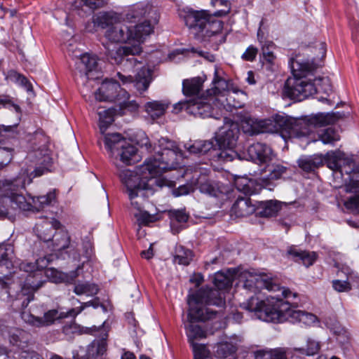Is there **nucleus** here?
Segmentation results:
<instances>
[{
	"instance_id": "obj_62",
	"label": "nucleus",
	"mask_w": 359,
	"mask_h": 359,
	"mask_svg": "<svg viewBox=\"0 0 359 359\" xmlns=\"http://www.w3.org/2000/svg\"><path fill=\"white\" fill-rule=\"evenodd\" d=\"M320 350V344L318 341L312 339H308L305 353L307 355H313Z\"/></svg>"
},
{
	"instance_id": "obj_21",
	"label": "nucleus",
	"mask_w": 359,
	"mask_h": 359,
	"mask_svg": "<svg viewBox=\"0 0 359 359\" xmlns=\"http://www.w3.org/2000/svg\"><path fill=\"white\" fill-rule=\"evenodd\" d=\"M70 317L67 312L59 313L56 309H52L44 313L43 318L35 317L31 314L23 313L22 318L29 324L36 327H43L51 325L55 320Z\"/></svg>"
},
{
	"instance_id": "obj_41",
	"label": "nucleus",
	"mask_w": 359,
	"mask_h": 359,
	"mask_svg": "<svg viewBox=\"0 0 359 359\" xmlns=\"http://www.w3.org/2000/svg\"><path fill=\"white\" fill-rule=\"evenodd\" d=\"M323 163V158L321 155H314L299 158V166L306 172H311L318 168Z\"/></svg>"
},
{
	"instance_id": "obj_48",
	"label": "nucleus",
	"mask_w": 359,
	"mask_h": 359,
	"mask_svg": "<svg viewBox=\"0 0 359 359\" xmlns=\"http://www.w3.org/2000/svg\"><path fill=\"white\" fill-rule=\"evenodd\" d=\"M236 351V344L229 341H223L217 344L216 354L219 358L224 359L234 354Z\"/></svg>"
},
{
	"instance_id": "obj_16",
	"label": "nucleus",
	"mask_w": 359,
	"mask_h": 359,
	"mask_svg": "<svg viewBox=\"0 0 359 359\" xmlns=\"http://www.w3.org/2000/svg\"><path fill=\"white\" fill-rule=\"evenodd\" d=\"M273 151L266 144L256 142L248 147L247 151L243 152L244 159L252 161L256 163H267L272 158Z\"/></svg>"
},
{
	"instance_id": "obj_19",
	"label": "nucleus",
	"mask_w": 359,
	"mask_h": 359,
	"mask_svg": "<svg viewBox=\"0 0 359 359\" xmlns=\"http://www.w3.org/2000/svg\"><path fill=\"white\" fill-rule=\"evenodd\" d=\"M5 323L4 319H0V330L2 334H7L11 344L24 350L30 339L29 334L19 328L9 327Z\"/></svg>"
},
{
	"instance_id": "obj_23",
	"label": "nucleus",
	"mask_w": 359,
	"mask_h": 359,
	"mask_svg": "<svg viewBox=\"0 0 359 359\" xmlns=\"http://www.w3.org/2000/svg\"><path fill=\"white\" fill-rule=\"evenodd\" d=\"M60 226V222L54 218H41V221L35 225L37 236L44 242L50 241L55 229Z\"/></svg>"
},
{
	"instance_id": "obj_11",
	"label": "nucleus",
	"mask_w": 359,
	"mask_h": 359,
	"mask_svg": "<svg viewBox=\"0 0 359 359\" xmlns=\"http://www.w3.org/2000/svg\"><path fill=\"white\" fill-rule=\"evenodd\" d=\"M209 96L192 98V106L188 107V114L196 117L208 118L215 115L214 111L218 108L215 106V102Z\"/></svg>"
},
{
	"instance_id": "obj_47",
	"label": "nucleus",
	"mask_w": 359,
	"mask_h": 359,
	"mask_svg": "<svg viewBox=\"0 0 359 359\" xmlns=\"http://www.w3.org/2000/svg\"><path fill=\"white\" fill-rule=\"evenodd\" d=\"M70 237L67 232L60 231L55 233L51 238L54 250L60 251L65 250L69 244Z\"/></svg>"
},
{
	"instance_id": "obj_40",
	"label": "nucleus",
	"mask_w": 359,
	"mask_h": 359,
	"mask_svg": "<svg viewBox=\"0 0 359 359\" xmlns=\"http://www.w3.org/2000/svg\"><path fill=\"white\" fill-rule=\"evenodd\" d=\"M126 140L118 133L107 134L104 136V142L106 149L112 154L117 153Z\"/></svg>"
},
{
	"instance_id": "obj_36",
	"label": "nucleus",
	"mask_w": 359,
	"mask_h": 359,
	"mask_svg": "<svg viewBox=\"0 0 359 359\" xmlns=\"http://www.w3.org/2000/svg\"><path fill=\"white\" fill-rule=\"evenodd\" d=\"M266 172H268L266 177L259 179L263 187L266 186L271 180L280 179L287 172V168L279 163H273L267 165Z\"/></svg>"
},
{
	"instance_id": "obj_50",
	"label": "nucleus",
	"mask_w": 359,
	"mask_h": 359,
	"mask_svg": "<svg viewBox=\"0 0 359 359\" xmlns=\"http://www.w3.org/2000/svg\"><path fill=\"white\" fill-rule=\"evenodd\" d=\"M233 148L219 147L220 151L218 154V158L224 161H231L235 158L244 159L243 153L238 154Z\"/></svg>"
},
{
	"instance_id": "obj_1",
	"label": "nucleus",
	"mask_w": 359,
	"mask_h": 359,
	"mask_svg": "<svg viewBox=\"0 0 359 359\" xmlns=\"http://www.w3.org/2000/svg\"><path fill=\"white\" fill-rule=\"evenodd\" d=\"M189 310L188 321L184 323L188 341L190 343L194 359H212L210 351L205 345L196 343V339L206 337V332L194 323L212 319L217 312L207 308L205 305H215L222 307L224 302L222 297L216 291L202 290L189 296Z\"/></svg>"
},
{
	"instance_id": "obj_18",
	"label": "nucleus",
	"mask_w": 359,
	"mask_h": 359,
	"mask_svg": "<svg viewBox=\"0 0 359 359\" xmlns=\"http://www.w3.org/2000/svg\"><path fill=\"white\" fill-rule=\"evenodd\" d=\"M121 15L114 12H101L95 15L92 18V24H88L86 29L89 32L95 31V27L109 29L121 20Z\"/></svg>"
},
{
	"instance_id": "obj_4",
	"label": "nucleus",
	"mask_w": 359,
	"mask_h": 359,
	"mask_svg": "<svg viewBox=\"0 0 359 359\" xmlns=\"http://www.w3.org/2000/svg\"><path fill=\"white\" fill-rule=\"evenodd\" d=\"M290 65L293 77L287 79L283 89L284 95L300 102L316 93V83L306 77L322 66L321 60L297 57L291 60Z\"/></svg>"
},
{
	"instance_id": "obj_24",
	"label": "nucleus",
	"mask_w": 359,
	"mask_h": 359,
	"mask_svg": "<svg viewBox=\"0 0 359 359\" xmlns=\"http://www.w3.org/2000/svg\"><path fill=\"white\" fill-rule=\"evenodd\" d=\"M120 83L113 80H105L95 93L96 100L102 102H115L118 96Z\"/></svg>"
},
{
	"instance_id": "obj_63",
	"label": "nucleus",
	"mask_w": 359,
	"mask_h": 359,
	"mask_svg": "<svg viewBox=\"0 0 359 359\" xmlns=\"http://www.w3.org/2000/svg\"><path fill=\"white\" fill-rule=\"evenodd\" d=\"M257 53L258 49L256 47L250 46L243 53L241 57L244 60L252 62L255 59Z\"/></svg>"
},
{
	"instance_id": "obj_33",
	"label": "nucleus",
	"mask_w": 359,
	"mask_h": 359,
	"mask_svg": "<svg viewBox=\"0 0 359 359\" xmlns=\"http://www.w3.org/2000/svg\"><path fill=\"white\" fill-rule=\"evenodd\" d=\"M170 102L167 100H153L144 104V109L149 116L153 120L162 116L168 108Z\"/></svg>"
},
{
	"instance_id": "obj_6",
	"label": "nucleus",
	"mask_w": 359,
	"mask_h": 359,
	"mask_svg": "<svg viewBox=\"0 0 359 359\" xmlns=\"http://www.w3.org/2000/svg\"><path fill=\"white\" fill-rule=\"evenodd\" d=\"M25 187V182L22 177H17L13 181L6 182L4 185V192L6 199H9L14 208L21 210H36L39 211L46 206L55 202L56 196L55 191H50L46 195L27 198L21 192Z\"/></svg>"
},
{
	"instance_id": "obj_27",
	"label": "nucleus",
	"mask_w": 359,
	"mask_h": 359,
	"mask_svg": "<svg viewBox=\"0 0 359 359\" xmlns=\"http://www.w3.org/2000/svg\"><path fill=\"white\" fill-rule=\"evenodd\" d=\"M107 334L100 339H95L88 346L86 354L82 356L81 359H99L107 352Z\"/></svg>"
},
{
	"instance_id": "obj_38",
	"label": "nucleus",
	"mask_w": 359,
	"mask_h": 359,
	"mask_svg": "<svg viewBox=\"0 0 359 359\" xmlns=\"http://www.w3.org/2000/svg\"><path fill=\"white\" fill-rule=\"evenodd\" d=\"M288 254L294 258L295 262L302 263L306 267L311 266L316 259V254L314 252L303 251L294 248H290Z\"/></svg>"
},
{
	"instance_id": "obj_34",
	"label": "nucleus",
	"mask_w": 359,
	"mask_h": 359,
	"mask_svg": "<svg viewBox=\"0 0 359 359\" xmlns=\"http://www.w3.org/2000/svg\"><path fill=\"white\" fill-rule=\"evenodd\" d=\"M345 189L346 192L359 193V180L351 179L345 185ZM344 205L348 210L359 212V194L348 198Z\"/></svg>"
},
{
	"instance_id": "obj_51",
	"label": "nucleus",
	"mask_w": 359,
	"mask_h": 359,
	"mask_svg": "<svg viewBox=\"0 0 359 359\" xmlns=\"http://www.w3.org/2000/svg\"><path fill=\"white\" fill-rule=\"evenodd\" d=\"M128 99V93L125 89L120 87V88L118 90V96L115 102H118L121 107L128 108L130 110L137 109L138 104L134 101H129Z\"/></svg>"
},
{
	"instance_id": "obj_45",
	"label": "nucleus",
	"mask_w": 359,
	"mask_h": 359,
	"mask_svg": "<svg viewBox=\"0 0 359 359\" xmlns=\"http://www.w3.org/2000/svg\"><path fill=\"white\" fill-rule=\"evenodd\" d=\"M257 37L262 45V55L263 59L269 63H273L276 58L273 53L276 45L271 41H262L260 39V29H259L257 32Z\"/></svg>"
},
{
	"instance_id": "obj_49",
	"label": "nucleus",
	"mask_w": 359,
	"mask_h": 359,
	"mask_svg": "<svg viewBox=\"0 0 359 359\" xmlns=\"http://www.w3.org/2000/svg\"><path fill=\"white\" fill-rule=\"evenodd\" d=\"M114 113L115 111L113 109H108L98 113L100 118L99 126L102 133H104L109 126L114 121Z\"/></svg>"
},
{
	"instance_id": "obj_29",
	"label": "nucleus",
	"mask_w": 359,
	"mask_h": 359,
	"mask_svg": "<svg viewBox=\"0 0 359 359\" xmlns=\"http://www.w3.org/2000/svg\"><path fill=\"white\" fill-rule=\"evenodd\" d=\"M40 157H38L36 152L31 153L29 154L30 158L33 157L38 158L39 165L36 167L34 170L31 173L28 184L32 182V178L37 177L43 175V174L50 171V168L52 165V158L48 154H41L39 153Z\"/></svg>"
},
{
	"instance_id": "obj_20",
	"label": "nucleus",
	"mask_w": 359,
	"mask_h": 359,
	"mask_svg": "<svg viewBox=\"0 0 359 359\" xmlns=\"http://www.w3.org/2000/svg\"><path fill=\"white\" fill-rule=\"evenodd\" d=\"M237 270L235 269H228L226 273L217 272L215 274L213 283L217 289L210 287H202L196 292L204 290H213L217 292L222 297L225 302L223 290L229 289L231 287L233 279L236 276Z\"/></svg>"
},
{
	"instance_id": "obj_2",
	"label": "nucleus",
	"mask_w": 359,
	"mask_h": 359,
	"mask_svg": "<svg viewBox=\"0 0 359 359\" xmlns=\"http://www.w3.org/2000/svg\"><path fill=\"white\" fill-rule=\"evenodd\" d=\"M243 308L253 312L257 318L266 322L283 323L291 318L310 326L317 320V317L313 313L294 310L289 302L283 301L279 295L270 296L264 300L251 297L243 304Z\"/></svg>"
},
{
	"instance_id": "obj_53",
	"label": "nucleus",
	"mask_w": 359,
	"mask_h": 359,
	"mask_svg": "<svg viewBox=\"0 0 359 359\" xmlns=\"http://www.w3.org/2000/svg\"><path fill=\"white\" fill-rule=\"evenodd\" d=\"M193 253L189 249H185L183 247H180L177 250L176 255L174 257V261L179 264L189 265L192 260Z\"/></svg>"
},
{
	"instance_id": "obj_17",
	"label": "nucleus",
	"mask_w": 359,
	"mask_h": 359,
	"mask_svg": "<svg viewBox=\"0 0 359 359\" xmlns=\"http://www.w3.org/2000/svg\"><path fill=\"white\" fill-rule=\"evenodd\" d=\"M75 60V74H79L81 77L90 79V74L96 69L97 66V58L95 55L88 53L73 55Z\"/></svg>"
},
{
	"instance_id": "obj_58",
	"label": "nucleus",
	"mask_w": 359,
	"mask_h": 359,
	"mask_svg": "<svg viewBox=\"0 0 359 359\" xmlns=\"http://www.w3.org/2000/svg\"><path fill=\"white\" fill-rule=\"evenodd\" d=\"M192 106V98L189 100H181L173 105L172 112L175 114H179L182 110H184L188 113V107Z\"/></svg>"
},
{
	"instance_id": "obj_5",
	"label": "nucleus",
	"mask_w": 359,
	"mask_h": 359,
	"mask_svg": "<svg viewBox=\"0 0 359 359\" xmlns=\"http://www.w3.org/2000/svg\"><path fill=\"white\" fill-rule=\"evenodd\" d=\"M151 161H145L143 164L136 168L135 170H122L119 177L126 188L131 205L136 209L140 210L142 201L147 196V191H151L149 182L161 173L151 165Z\"/></svg>"
},
{
	"instance_id": "obj_42",
	"label": "nucleus",
	"mask_w": 359,
	"mask_h": 359,
	"mask_svg": "<svg viewBox=\"0 0 359 359\" xmlns=\"http://www.w3.org/2000/svg\"><path fill=\"white\" fill-rule=\"evenodd\" d=\"M345 154L341 151H331L326 154L323 158V161L325 162L327 167L332 170L335 173H337V170L340 167V164L343 160Z\"/></svg>"
},
{
	"instance_id": "obj_61",
	"label": "nucleus",
	"mask_w": 359,
	"mask_h": 359,
	"mask_svg": "<svg viewBox=\"0 0 359 359\" xmlns=\"http://www.w3.org/2000/svg\"><path fill=\"white\" fill-rule=\"evenodd\" d=\"M0 153L5 156L4 161L0 162V170H1L11 161L13 149L7 147L0 148Z\"/></svg>"
},
{
	"instance_id": "obj_8",
	"label": "nucleus",
	"mask_w": 359,
	"mask_h": 359,
	"mask_svg": "<svg viewBox=\"0 0 359 359\" xmlns=\"http://www.w3.org/2000/svg\"><path fill=\"white\" fill-rule=\"evenodd\" d=\"M266 130L292 135L304 136L311 133V125L305 119L296 118L286 115H276L265 121Z\"/></svg>"
},
{
	"instance_id": "obj_9",
	"label": "nucleus",
	"mask_w": 359,
	"mask_h": 359,
	"mask_svg": "<svg viewBox=\"0 0 359 359\" xmlns=\"http://www.w3.org/2000/svg\"><path fill=\"white\" fill-rule=\"evenodd\" d=\"M244 276L246 280L244 282L243 287L247 290L255 293L262 289L274 292L281 291V296L284 298H288L292 294L290 290L285 287L281 288L278 284L274 283L273 280L266 274L245 273Z\"/></svg>"
},
{
	"instance_id": "obj_15",
	"label": "nucleus",
	"mask_w": 359,
	"mask_h": 359,
	"mask_svg": "<svg viewBox=\"0 0 359 359\" xmlns=\"http://www.w3.org/2000/svg\"><path fill=\"white\" fill-rule=\"evenodd\" d=\"M117 76L123 85L133 83L136 89L142 93L149 88L151 81V72L147 67H142L135 74V79L131 75L126 76L120 72L117 73Z\"/></svg>"
},
{
	"instance_id": "obj_59",
	"label": "nucleus",
	"mask_w": 359,
	"mask_h": 359,
	"mask_svg": "<svg viewBox=\"0 0 359 359\" xmlns=\"http://www.w3.org/2000/svg\"><path fill=\"white\" fill-rule=\"evenodd\" d=\"M332 287L339 292H348L351 290V284L346 280H334L332 281Z\"/></svg>"
},
{
	"instance_id": "obj_13",
	"label": "nucleus",
	"mask_w": 359,
	"mask_h": 359,
	"mask_svg": "<svg viewBox=\"0 0 359 359\" xmlns=\"http://www.w3.org/2000/svg\"><path fill=\"white\" fill-rule=\"evenodd\" d=\"M34 265L31 263H22L20 265V269L28 273L22 287L21 292L24 295L37 290L46 282L45 280H42V271L40 270L34 271Z\"/></svg>"
},
{
	"instance_id": "obj_25",
	"label": "nucleus",
	"mask_w": 359,
	"mask_h": 359,
	"mask_svg": "<svg viewBox=\"0 0 359 359\" xmlns=\"http://www.w3.org/2000/svg\"><path fill=\"white\" fill-rule=\"evenodd\" d=\"M224 72L222 69L215 67L214 78L212 81V87L207 90L206 94L211 97H218L220 95H225L229 91L228 81L223 77Z\"/></svg>"
},
{
	"instance_id": "obj_28",
	"label": "nucleus",
	"mask_w": 359,
	"mask_h": 359,
	"mask_svg": "<svg viewBox=\"0 0 359 359\" xmlns=\"http://www.w3.org/2000/svg\"><path fill=\"white\" fill-rule=\"evenodd\" d=\"M204 80L198 76L184 79L182 81V93L187 97H199L198 95L203 86Z\"/></svg>"
},
{
	"instance_id": "obj_12",
	"label": "nucleus",
	"mask_w": 359,
	"mask_h": 359,
	"mask_svg": "<svg viewBox=\"0 0 359 359\" xmlns=\"http://www.w3.org/2000/svg\"><path fill=\"white\" fill-rule=\"evenodd\" d=\"M240 133L237 123L228 121L222 126L216 137L218 147H235Z\"/></svg>"
},
{
	"instance_id": "obj_30",
	"label": "nucleus",
	"mask_w": 359,
	"mask_h": 359,
	"mask_svg": "<svg viewBox=\"0 0 359 359\" xmlns=\"http://www.w3.org/2000/svg\"><path fill=\"white\" fill-rule=\"evenodd\" d=\"M120 161L126 165L135 163L140 160V156L135 147L127 141L123 144L116 153Z\"/></svg>"
},
{
	"instance_id": "obj_14",
	"label": "nucleus",
	"mask_w": 359,
	"mask_h": 359,
	"mask_svg": "<svg viewBox=\"0 0 359 359\" xmlns=\"http://www.w3.org/2000/svg\"><path fill=\"white\" fill-rule=\"evenodd\" d=\"M208 16V13L205 10L194 11L189 9L184 17L186 25L195 37L198 39L201 37L203 30L205 29Z\"/></svg>"
},
{
	"instance_id": "obj_46",
	"label": "nucleus",
	"mask_w": 359,
	"mask_h": 359,
	"mask_svg": "<svg viewBox=\"0 0 359 359\" xmlns=\"http://www.w3.org/2000/svg\"><path fill=\"white\" fill-rule=\"evenodd\" d=\"M215 144L211 140H196L188 147L190 153L194 154H204L214 147Z\"/></svg>"
},
{
	"instance_id": "obj_7",
	"label": "nucleus",
	"mask_w": 359,
	"mask_h": 359,
	"mask_svg": "<svg viewBox=\"0 0 359 359\" xmlns=\"http://www.w3.org/2000/svg\"><path fill=\"white\" fill-rule=\"evenodd\" d=\"M154 151L155 156L147 158L151 161V165L161 174L167 170L173 169L177 165V161L181 152L176 143L166 137H161L155 144Z\"/></svg>"
},
{
	"instance_id": "obj_39",
	"label": "nucleus",
	"mask_w": 359,
	"mask_h": 359,
	"mask_svg": "<svg viewBox=\"0 0 359 359\" xmlns=\"http://www.w3.org/2000/svg\"><path fill=\"white\" fill-rule=\"evenodd\" d=\"M223 28V22L208 14L205 29L203 30L199 39L205 40L215 34L219 33Z\"/></svg>"
},
{
	"instance_id": "obj_60",
	"label": "nucleus",
	"mask_w": 359,
	"mask_h": 359,
	"mask_svg": "<svg viewBox=\"0 0 359 359\" xmlns=\"http://www.w3.org/2000/svg\"><path fill=\"white\" fill-rule=\"evenodd\" d=\"M17 359H43V358L33 350L26 349L20 351Z\"/></svg>"
},
{
	"instance_id": "obj_54",
	"label": "nucleus",
	"mask_w": 359,
	"mask_h": 359,
	"mask_svg": "<svg viewBox=\"0 0 359 359\" xmlns=\"http://www.w3.org/2000/svg\"><path fill=\"white\" fill-rule=\"evenodd\" d=\"M320 139L324 144H333L339 140V135L332 128H328L320 135Z\"/></svg>"
},
{
	"instance_id": "obj_52",
	"label": "nucleus",
	"mask_w": 359,
	"mask_h": 359,
	"mask_svg": "<svg viewBox=\"0 0 359 359\" xmlns=\"http://www.w3.org/2000/svg\"><path fill=\"white\" fill-rule=\"evenodd\" d=\"M99 288L95 284L89 283H79L75 285L74 292L77 295L86 294L93 296L98 292Z\"/></svg>"
},
{
	"instance_id": "obj_3",
	"label": "nucleus",
	"mask_w": 359,
	"mask_h": 359,
	"mask_svg": "<svg viewBox=\"0 0 359 359\" xmlns=\"http://www.w3.org/2000/svg\"><path fill=\"white\" fill-rule=\"evenodd\" d=\"M154 23L149 20L138 23L131 27V39L135 43L118 46L114 43L103 44L104 53L111 62L122 65L124 70L132 71L137 65H140L135 57L142 52L141 44L154 30Z\"/></svg>"
},
{
	"instance_id": "obj_22",
	"label": "nucleus",
	"mask_w": 359,
	"mask_h": 359,
	"mask_svg": "<svg viewBox=\"0 0 359 359\" xmlns=\"http://www.w3.org/2000/svg\"><path fill=\"white\" fill-rule=\"evenodd\" d=\"M105 37L111 42L126 43L131 39V27L126 25L121 20L108 29H107Z\"/></svg>"
},
{
	"instance_id": "obj_43",
	"label": "nucleus",
	"mask_w": 359,
	"mask_h": 359,
	"mask_svg": "<svg viewBox=\"0 0 359 359\" xmlns=\"http://www.w3.org/2000/svg\"><path fill=\"white\" fill-rule=\"evenodd\" d=\"M345 114L337 112L321 113L315 116L314 123L320 126L334 124L338 120L343 118Z\"/></svg>"
},
{
	"instance_id": "obj_35",
	"label": "nucleus",
	"mask_w": 359,
	"mask_h": 359,
	"mask_svg": "<svg viewBox=\"0 0 359 359\" xmlns=\"http://www.w3.org/2000/svg\"><path fill=\"white\" fill-rule=\"evenodd\" d=\"M341 176L346 174L348 176L345 179L346 184L350 182L351 179H354V175L359 174V163H356L351 158L347 157L346 155L343 157L340 167L337 170Z\"/></svg>"
},
{
	"instance_id": "obj_31",
	"label": "nucleus",
	"mask_w": 359,
	"mask_h": 359,
	"mask_svg": "<svg viewBox=\"0 0 359 359\" xmlns=\"http://www.w3.org/2000/svg\"><path fill=\"white\" fill-rule=\"evenodd\" d=\"M233 210L238 217H246L257 211V203L253 204L249 197H238L233 203Z\"/></svg>"
},
{
	"instance_id": "obj_26",
	"label": "nucleus",
	"mask_w": 359,
	"mask_h": 359,
	"mask_svg": "<svg viewBox=\"0 0 359 359\" xmlns=\"http://www.w3.org/2000/svg\"><path fill=\"white\" fill-rule=\"evenodd\" d=\"M237 93L228 91L225 95H220L212 98L215 102V106L218 109H225L227 111H233V109L241 108L242 103L237 100Z\"/></svg>"
},
{
	"instance_id": "obj_32",
	"label": "nucleus",
	"mask_w": 359,
	"mask_h": 359,
	"mask_svg": "<svg viewBox=\"0 0 359 359\" xmlns=\"http://www.w3.org/2000/svg\"><path fill=\"white\" fill-rule=\"evenodd\" d=\"M280 209L281 203L276 200L257 202V214L262 217L276 216Z\"/></svg>"
},
{
	"instance_id": "obj_44",
	"label": "nucleus",
	"mask_w": 359,
	"mask_h": 359,
	"mask_svg": "<svg viewBox=\"0 0 359 359\" xmlns=\"http://www.w3.org/2000/svg\"><path fill=\"white\" fill-rule=\"evenodd\" d=\"M14 257V248L11 244H0V265L9 269Z\"/></svg>"
},
{
	"instance_id": "obj_55",
	"label": "nucleus",
	"mask_w": 359,
	"mask_h": 359,
	"mask_svg": "<svg viewBox=\"0 0 359 359\" xmlns=\"http://www.w3.org/2000/svg\"><path fill=\"white\" fill-rule=\"evenodd\" d=\"M10 281L11 280L8 278H0V299L1 300H8L11 296L9 290Z\"/></svg>"
},
{
	"instance_id": "obj_10",
	"label": "nucleus",
	"mask_w": 359,
	"mask_h": 359,
	"mask_svg": "<svg viewBox=\"0 0 359 359\" xmlns=\"http://www.w3.org/2000/svg\"><path fill=\"white\" fill-rule=\"evenodd\" d=\"M142 18L149 20L154 23H157L159 20V14L151 5L144 2L130 6L126 13V20L130 22H135Z\"/></svg>"
},
{
	"instance_id": "obj_56",
	"label": "nucleus",
	"mask_w": 359,
	"mask_h": 359,
	"mask_svg": "<svg viewBox=\"0 0 359 359\" xmlns=\"http://www.w3.org/2000/svg\"><path fill=\"white\" fill-rule=\"evenodd\" d=\"M170 217L172 219V225L175 221L178 223H185L189 218L188 215L183 210H173L170 212Z\"/></svg>"
},
{
	"instance_id": "obj_57",
	"label": "nucleus",
	"mask_w": 359,
	"mask_h": 359,
	"mask_svg": "<svg viewBox=\"0 0 359 359\" xmlns=\"http://www.w3.org/2000/svg\"><path fill=\"white\" fill-rule=\"evenodd\" d=\"M62 332L69 338H72L74 334L81 332V327L79 325L72 323L67 324L62 327Z\"/></svg>"
},
{
	"instance_id": "obj_37",
	"label": "nucleus",
	"mask_w": 359,
	"mask_h": 359,
	"mask_svg": "<svg viewBox=\"0 0 359 359\" xmlns=\"http://www.w3.org/2000/svg\"><path fill=\"white\" fill-rule=\"evenodd\" d=\"M288 350L285 348H276L259 350L254 352L255 359H287Z\"/></svg>"
},
{
	"instance_id": "obj_64",
	"label": "nucleus",
	"mask_w": 359,
	"mask_h": 359,
	"mask_svg": "<svg viewBox=\"0 0 359 359\" xmlns=\"http://www.w3.org/2000/svg\"><path fill=\"white\" fill-rule=\"evenodd\" d=\"M66 252L69 255V257H72V258L75 260L79 259L80 258V253L77 248V243L75 242H71L69 241V244L67 246Z\"/></svg>"
}]
</instances>
